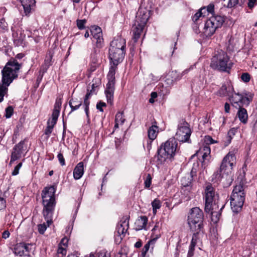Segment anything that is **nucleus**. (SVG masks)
I'll return each instance as SVG.
<instances>
[{
    "instance_id": "21",
    "label": "nucleus",
    "mask_w": 257,
    "mask_h": 257,
    "mask_svg": "<svg viewBox=\"0 0 257 257\" xmlns=\"http://www.w3.org/2000/svg\"><path fill=\"white\" fill-rule=\"evenodd\" d=\"M114 90V85L110 84H106V88L105 90V94L108 103L111 104L113 100V94Z\"/></svg>"
},
{
    "instance_id": "54",
    "label": "nucleus",
    "mask_w": 257,
    "mask_h": 257,
    "mask_svg": "<svg viewBox=\"0 0 257 257\" xmlns=\"http://www.w3.org/2000/svg\"><path fill=\"white\" fill-rule=\"evenodd\" d=\"M53 127H54L47 124V127L45 131V134L49 137L53 131Z\"/></svg>"
},
{
    "instance_id": "30",
    "label": "nucleus",
    "mask_w": 257,
    "mask_h": 257,
    "mask_svg": "<svg viewBox=\"0 0 257 257\" xmlns=\"http://www.w3.org/2000/svg\"><path fill=\"white\" fill-rule=\"evenodd\" d=\"M124 121L125 118L123 112H118L115 115L114 127L118 128L119 125H122Z\"/></svg>"
},
{
    "instance_id": "32",
    "label": "nucleus",
    "mask_w": 257,
    "mask_h": 257,
    "mask_svg": "<svg viewBox=\"0 0 257 257\" xmlns=\"http://www.w3.org/2000/svg\"><path fill=\"white\" fill-rule=\"evenodd\" d=\"M205 16L206 8H202L193 16L192 20L194 23H196L200 18L204 17Z\"/></svg>"
},
{
    "instance_id": "63",
    "label": "nucleus",
    "mask_w": 257,
    "mask_h": 257,
    "mask_svg": "<svg viewBox=\"0 0 257 257\" xmlns=\"http://www.w3.org/2000/svg\"><path fill=\"white\" fill-rule=\"evenodd\" d=\"M137 248H139L142 246V243L140 241H137L135 245Z\"/></svg>"
},
{
    "instance_id": "8",
    "label": "nucleus",
    "mask_w": 257,
    "mask_h": 257,
    "mask_svg": "<svg viewBox=\"0 0 257 257\" xmlns=\"http://www.w3.org/2000/svg\"><path fill=\"white\" fill-rule=\"evenodd\" d=\"M217 196L215 190L211 184H208L205 187L203 198L205 200V211L207 213L215 209V200Z\"/></svg>"
},
{
    "instance_id": "53",
    "label": "nucleus",
    "mask_w": 257,
    "mask_h": 257,
    "mask_svg": "<svg viewBox=\"0 0 257 257\" xmlns=\"http://www.w3.org/2000/svg\"><path fill=\"white\" fill-rule=\"evenodd\" d=\"M214 6L213 4H210L206 9V13H210L212 14L214 12Z\"/></svg>"
},
{
    "instance_id": "16",
    "label": "nucleus",
    "mask_w": 257,
    "mask_h": 257,
    "mask_svg": "<svg viewBox=\"0 0 257 257\" xmlns=\"http://www.w3.org/2000/svg\"><path fill=\"white\" fill-rule=\"evenodd\" d=\"M24 144V142L21 141L14 147L11 154L10 164L21 158Z\"/></svg>"
},
{
    "instance_id": "5",
    "label": "nucleus",
    "mask_w": 257,
    "mask_h": 257,
    "mask_svg": "<svg viewBox=\"0 0 257 257\" xmlns=\"http://www.w3.org/2000/svg\"><path fill=\"white\" fill-rule=\"evenodd\" d=\"M233 63L230 60L226 53L220 50L215 53L211 59L210 67L222 72H228L231 68Z\"/></svg>"
},
{
    "instance_id": "44",
    "label": "nucleus",
    "mask_w": 257,
    "mask_h": 257,
    "mask_svg": "<svg viewBox=\"0 0 257 257\" xmlns=\"http://www.w3.org/2000/svg\"><path fill=\"white\" fill-rule=\"evenodd\" d=\"M91 35H95V34H98L99 33H102L101 29L98 26H93L90 29Z\"/></svg>"
},
{
    "instance_id": "14",
    "label": "nucleus",
    "mask_w": 257,
    "mask_h": 257,
    "mask_svg": "<svg viewBox=\"0 0 257 257\" xmlns=\"http://www.w3.org/2000/svg\"><path fill=\"white\" fill-rule=\"evenodd\" d=\"M125 50L116 48L109 49V58L114 65H117L124 58Z\"/></svg>"
},
{
    "instance_id": "38",
    "label": "nucleus",
    "mask_w": 257,
    "mask_h": 257,
    "mask_svg": "<svg viewBox=\"0 0 257 257\" xmlns=\"http://www.w3.org/2000/svg\"><path fill=\"white\" fill-rule=\"evenodd\" d=\"M223 207V206H222L221 208L220 209L219 212L213 211V210L210 211L211 212V219L214 222H217L219 220L221 215L220 211L221 210Z\"/></svg>"
},
{
    "instance_id": "19",
    "label": "nucleus",
    "mask_w": 257,
    "mask_h": 257,
    "mask_svg": "<svg viewBox=\"0 0 257 257\" xmlns=\"http://www.w3.org/2000/svg\"><path fill=\"white\" fill-rule=\"evenodd\" d=\"M109 48L125 50V40L121 37L115 38L110 43Z\"/></svg>"
},
{
    "instance_id": "61",
    "label": "nucleus",
    "mask_w": 257,
    "mask_h": 257,
    "mask_svg": "<svg viewBox=\"0 0 257 257\" xmlns=\"http://www.w3.org/2000/svg\"><path fill=\"white\" fill-rule=\"evenodd\" d=\"M230 105L227 102H226L224 104V111L226 113H229L230 112Z\"/></svg>"
},
{
    "instance_id": "26",
    "label": "nucleus",
    "mask_w": 257,
    "mask_h": 257,
    "mask_svg": "<svg viewBox=\"0 0 257 257\" xmlns=\"http://www.w3.org/2000/svg\"><path fill=\"white\" fill-rule=\"evenodd\" d=\"M117 65L111 66L107 74V77L108 80L107 84H110L111 85H115V74L117 69Z\"/></svg>"
},
{
    "instance_id": "3",
    "label": "nucleus",
    "mask_w": 257,
    "mask_h": 257,
    "mask_svg": "<svg viewBox=\"0 0 257 257\" xmlns=\"http://www.w3.org/2000/svg\"><path fill=\"white\" fill-rule=\"evenodd\" d=\"M178 143L175 138H170L158 150L157 159L160 163L172 160L177 151Z\"/></svg>"
},
{
    "instance_id": "10",
    "label": "nucleus",
    "mask_w": 257,
    "mask_h": 257,
    "mask_svg": "<svg viewBox=\"0 0 257 257\" xmlns=\"http://www.w3.org/2000/svg\"><path fill=\"white\" fill-rule=\"evenodd\" d=\"M191 134L189 124L186 121L182 120L178 124L176 133V139L179 142H188Z\"/></svg>"
},
{
    "instance_id": "27",
    "label": "nucleus",
    "mask_w": 257,
    "mask_h": 257,
    "mask_svg": "<svg viewBox=\"0 0 257 257\" xmlns=\"http://www.w3.org/2000/svg\"><path fill=\"white\" fill-rule=\"evenodd\" d=\"M69 105L71 109L70 112H72L80 108V106L82 105V101L77 98H73L70 100Z\"/></svg>"
},
{
    "instance_id": "12",
    "label": "nucleus",
    "mask_w": 257,
    "mask_h": 257,
    "mask_svg": "<svg viewBox=\"0 0 257 257\" xmlns=\"http://www.w3.org/2000/svg\"><path fill=\"white\" fill-rule=\"evenodd\" d=\"M236 157L234 154L229 152L223 158L220 167V173L228 174L231 172L234 164L235 163Z\"/></svg>"
},
{
    "instance_id": "2",
    "label": "nucleus",
    "mask_w": 257,
    "mask_h": 257,
    "mask_svg": "<svg viewBox=\"0 0 257 257\" xmlns=\"http://www.w3.org/2000/svg\"><path fill=\"white\" fill-rule=\"evenodd\" d=\"M56 188L53 186L46 187L42 191L43 214L48 226L52 223V217L56 202L55 199Z\"/></svg>"
},
{
    "instance_id": "49",
    "label": "nucleus",
    "mask_w": 257,
    "mask_h": 257,
    "mask_svg": "<svg viewBox=\"0 0 257 257\" xmlns=\"http://www.w3.org/2000/svg\"><path fill=\"white\" fill-rule=\"evenodd\" d=\"M57 158L61 165L62 166H64L65 165V161L63 154L59 153L57 155Z\"/></svg>"
},
{
    "instance_id": "45",
    "label": "nucleus",
    "mask_w": 257,
    "mask_h": 257,
    "mask_svg": "<svg viewBox=\"0 0 257 257\" xmlns=\"http://www.w3.org/2000/svg\"><path fill=\"white\" fill-rule=\"evenodd\" d=\"M152 178L151 177V174H148L147 176L146 177V178L145 180V182H144V184H145V186L146 188H149L150 187L151 183H152Z\"/></svg>"
},
{
    "instance_id": "22",
    "label": "nucleus",
    "mask_w": 257,
    "mask_h": 257,
    "mask_svg": "<svg viewBox=\"0 0 257 257\" xmlns=\"http://www.w3.org/2000/svg\"><path fill=\"white\" fill-rule=\"evenodd\" d=\"M148 222V218L146 216H142L135 222L136 229L140 230L145 228Z\"/></svg>"
},
{
    "instance_id": "46",
    "label": "nucleus",
    "mask_w": 257,
    "mask_h": 257,
    "mask_svg": "<svg viewBox=\"0 0 257 257\" xmlns=\"http://www.w3.org/2000/svg\"><path fill=\"white\" fill-rule=\"evenodd\" d=\"M62 102L60 99H56L54 108L53 109V111H56L58 112V114L60 113V110Z\"/></svg>"
},
{
    "instance_id": "6",
    "label": "nucleus",
    "mask_w": 257,
    "mask_h": 257,
    "mask_svg": "<svg viewBox=\"0 0 257 257\" xmlns=\"http://www.w3.org/2000/svg\"><path fill=\"white\" fill-rule=\"evenodd\" d=\"M244 200L243 183L240 182L234 187L230 197V206L233 212L237 213L241 210Z\"/></svg>"
},
{
    "instance_id": "58",
    "label": "nucleus",
    "mask_w": 257,
    "mask_h": 257,
    "mask_svg": "<svg viewBox=\"0 0 257 257\" xmlns=\"http://www.w3.org/2000/svg\"><path fill=\"white\" fill-rule=\"evenodd\" d=\"M256 0H248V7L252 9L256 4Z\"/></svg>"
},
{
    "instance_id": "64",
    "label": "nucleus",
    "mask_w": 257,
    "mask_h": 257,
    "mask_svg": "<svg viewBox=\"0 0 257 257\" xmlns=\"http://www.w3.org/2000/svg\"><path fill=\"white\" fill-rule=\"evenodd\" d=\"M158 228V226L157 224H156L155 226L153 227V228L152 229V234L155 233L156 230H157Z\"/></svg>"
},
{
    "instance_id": "51",
    "label": "nucleus",
    "mask_w": 257,
    "mask_h": 257,
    "mask_svg": "<svg viewBox=\"0 0 257 257\" xmlns=\"http://www.w3.org/2000/svg\"><path fill=\"white\" fill-rule=\"evenodd\" d=\"M6 207V201L3 198L0 197V211L5 209Z\"/></svg>"
},
{
    "instance_id": "28",
    "label": "nucleus",
    "mask_w": 257,
    "mask_h": 257,
    "mask_svg": "<svg viewBox=\"0 0 257 257\" xmlns=\"http://www.w3.org/2000/svg\"><path fill=\"white\" fill-rule=\"evenodd\" d=\"M238 109L237 115L239 119L241 122L246 123L248 118L246 110L242 107H238Z\"/></svg>"
},
{
    "instance_id": "17",
    "label": "nucleus",
    "mask_w": 257,
    "mask_h": 257,
    "mask_svg": "<svg viewBox=\"0 0 257 257\" xmlns=\"http://www.w3.org/2000/svg\"><path fill=\"white\" fill-rule=\"evenodd\" d=\"M211 149L209 146H202L195 154L198 157H201L203 162L205 161H209L211 158Z\"/></svg>"
},
{
    "instance_id": "36",
    "label": "nucleus",
    "mask_w": 257,
    "mask_h": 257,
    "mask_svg": "<svg viewBox=\"0 0 257 257\" xmlns=\"http://www.w3.org/2000/svg\"><path fill=\"white\" fill-rule=\"evenodd\" d=\"M89 257H110V254L104 249L95 253H91Z\"/></svg>"
},
{
    "instance_id": "47",
    "label": "nucleus",
    "mask_w": 257,
    "mask_h": 257,
    "mask_svg": "<svg viewBox=\"0 0 257 257\" xmlns=\"http://www.w3.org/2000/svg\"><path fill=\"white\" fill-rule=\"evenodd\" d=\"M241 79L244 82H248L250 80V75L248 73H243L241 75Z\"/></svg>"
},
{
    "instance_id": "1",
    "label": "nucleus",
    "mask_w": 257,
    "mask_h": 257,
    "mask_svg": "<svg viewBox=\"0 0 257 257\" xmlns=\"http://www.w3.org/2000/svg\"><path fill=\"white\" fill-rule=\"evenodd\" d=\"M17 60H10L6 64L2 71V84H0V103L4 100V96L7 93L8 87L18 77V72L21 68Z\"/></svg>"
},
{
    "instance_id": "25",
    "label": "nucleus",
    "mask_w": 257,
    "mask_h": 257,
    "mask_svg": "<svg viewBox=\"0 0 257 257\" xmlns=\"http://www.w3.org/2000/svg\"><path fill=\"white\" fill-rule=\"evenodd\" d=\"M26 15L29 14L32 8L35 5V0H20Z\"/></svg>"
},
{
    "instance_id": "50",
    "label": "nucleus",
    "mask_w": 257,
    "mask_h": 257,
    "mask_svg": "<svg viewBox=\"0 0 257 257\" xmlns=\"http://www.w3.org/2000/svg\"><path fill=\"white\" fill-rule=\"evenodd\" d=\"M22 166V163H20L15 167L14 170L12 173L13 176L17 175L19 174V170L21 168Z\"/></svg>"
},
{
    "instance_id": "23",
    "label": "nucleus",
    "mask_w": 257,
    "mask_h": 257,
    "mask_svg": "<svg viewBox=\"0 0 257 257\" xmlns=\"http://www.w3.org/2000/svg\"><path fill=\"white\" fill-rule=\"evenodd\" d=\"M144 27L138 25L136 23L133 26L132 32L133 33V39L135 42H137L140 37L141 34L142 33Z\"/></svg>"
},
{
    "instance_id": "55",
    "label": "nucleus",
    "mask_w": 257,
    "mask_h": 257,
    "mask_svg": "<svg viewBox=\"0 0 257 257\" xmlns=\"http://www.w3.org/2000/svg\"><path fill=\"white\" fill-rule=\"evenodd\" d=\"M106 106V104L104 102L100 101L97 103L96 108L99 111L103 112V110L102 109V107L103 106Z\"/></svg>"
},
{
    "instance_id": "41",
    "label": "nucleus",
    "mask_w": 257,
    "mask_h": 257,
    "mask_svg": "<svg viewBox=\"0 0 257 257\" xmlns=\"http://www.w3.org/2000/svg\"><path fill=\"white\" fill-rule=\"evenodd\" d=\"M66 252L65 248L59 246L57 250V257H65Z\"/></svg>"
},
{
    "instance_id": "48",
    "label": "nucleus",
    "mask_w": 257,
    "mask_h": 257,
    "mask_svg": "<svg viewBox=\"0 0 257 257\" xmlns=\"http://www.w3.org/2000/svg\"><path fill=\"white\" fill-rule=\"evenodd\" d=\"M50 225L48 226V224L47 223V225H46L45 223L43 224H39L38 225V231L40 233L43 234L45 230H46V228L47 226H49Z\"/></svg>"
},
{
    "instance_id": "20",
    "label": "nucleus",
    "mask_w": 257,
    "mask_h": 257,
    "mask_svg": "<svg viewBox=\"0 0 257 257\" xmlns=\"http://www.w3.org/2000/svg\"><path fill=\"white\" fill-rule=\"evenodd\" d=\"M73 177L75 180L80 179L84 174V164L82 162L78 163L73 170Z\"/></svg>"
},
{
    "instance_id": "9",
    "label": "nucleus",
    "mask_w": 257,
    "mask_h": 257,
    "mask_svg": "<svg viewBox=\"0 0 257 257\" xmlns=\"http://www.w3.org/2000/svg\"><path fill=\"white\" fill-rule=\"evenodd\" d=\"M253 95L251 93L245 95L238 93L233 92L229 97V100L233 106L238 108L243 106H247L251 101Z\"/></svg>"
},
{
    "instance_id": "56",
    "label": "nucleus",
    "mask_w": 257,
    "mask_h": 257,
    "mask_svg": "<svg viewBox=\"0 0 257 257\" xmlns=\"http://www.w3.org/2000/svg\"><path fill=\"white\" fill-rule=\"evenodd\" d=\"M194 248L195 247H192L191 244L190 245L188 252V257H192L193 255Z\"/></svg>"
},
{
    "instance_id": "7",
    "label": "nucleus",
    "mask_w": 257,
    "mask_h": 257,
    "mask_svg": "<svg viewBox=\"0 0 257 257\" xmlns=\"http://www.w3.org/2000/svg\"><path fill=\"white\" fill-rule=\"evenodd\" d=\"M224 22L222 16L217 15L210 17L206 21L203 29V33L206 37H210L216 30L220 27Z\"/></svg>"
},
{
    "instance_id": "11",
    "label": "nucleus",
    "mask_w": 257,
    "mask_h": 257,
    "mask_svg": "<svg viewBox=\"0 0 257 257\" xmlns=\"http://www.w3.org/2000/svg\"><path fill=\"white\" fill-rule=\"evenodd\" d=\"M100 84L101 81L99 78H97L93 79L92 81L91 89L90 90L89 89L87 90L88 92L85 95V98L84 99L83 106L84 107V111L85 112L86 115L88 120L89 119V105L90 104L89 98H90L91 95L96 93L97 91L98 90V87Z\"/></svg>"
},
{
    "instance_id": "52",
    "label": "nucleus",
    "mask_w": 257,
    "mask_h": 257,
    "mask_svg": "<svg viewBox=\"0 0 257 257\" xmlns=\"http://www.w3.org/2000/svg\"><path fill=\"white\" fill-rule=\"evenodd\" d=\"M237 132V129L233 127L231 128L229 130V131L228 132V136L230 138V139H231L232 137L234 136L235 134Z\"/></svg>"
},
{
    "instance_id": "62",
    "label": "nucleus",
    "mask_w": 257,
    "mask_h": 257,
    "mask_svg": "<svg viewBox=\"0 0 257 257\" xmlns=\"http://www.w3.org/2000/svg\"><path fill=\"white\" fill-rule=\"evenodd\" d=\"M151 98L154 99L157 97L158 94L156 92H152L151 94Z\"/></svg>"
},
{
    "instance_id": "31",
    "label": "nucleus",
    "mask_w": 257,
    "mask_h": 257,
    "mask_svg": "<svg viewBox=\"0 0 257 257\" xmlns=\"http://www.w3.org/2000/svg\"><path fill=\"white\" fill-rule=\"evenodd\" d=\"M223 5L227 8L233 7L236 5H241L243 3V0H222Z\"/></svg>"
},
{
    "instance_id": "24",
    "label": "nucleus",
    "mask_w": 257,
    "mask_h": 257,
    "mask_svg": "<svg viewBox=\"0 0 257 257\" xmlns=\"http://www.w3.org/2000/svg\"><path fill=\"white\" fill-rule=\"evenodd\" d=\"M154 123L155 124L150 126L148 131V138L151 141L156 138L159 131L158 126L156 125L157 122L155 121Z\"/></svg>"
},
{
    "instance_id": "57",
    "label": "nucleus",
    "mask_w": 257,
    "mask_h": 257,
    "mask_svg": "<svg viewBox=\"0 0 257 257\" xmlns=\"http://www.w3.org/2000/svg\"><path fill=\"white\" fill-rule=\"evenodd\" d=\"M0 27L5 30L7 28V24L4 19L0 20Z\"/></svg>"
},
{
    "instance_id": "34",
    "label": "nucleus",
    "mask_w": 257,
    "mask_h": 257,
    "mask_svg": "<svg viewBox=\"0 0 257 257\" xmlns=\"http://www.w3.org/2000/svg\"><path fill=\"white\" fill-rule=\"evenodd\" d=\"M59 114H58V112L56 111H53L52 114V118L48 119L47 121V124L48 125L52 126L53 127L56 124L58 117Z\"/></svg>"
},
{
    "instance_id": "29",
    "label": "nucleus",
    "mask_w": 257,
    "mask_h": 257,
    "mask_svg": "<svg viewBox=\"0 0 257 257\" xmlns=\"http://www.w3.org/2000/svg\"><path fill=\"white\" fill-rule=\"evenodd\" d=\"M136 18L137 20L135 23L143 27L145 26L149 19L148 15L143 14V15H141V12L140 14L138 13Z\"/></svg>"
},
{
    "instance_id": "18",
    "label": "nucleus",
    "mask_w": 257,
    "mask_h": 257,
    "mask_svg": "<svg viewBox=\"0 0 257 257\" xmlns=\"http://www.w3.org/2000/svg\"><path fill=\"white\" fill-rule=\"evenodd\" d=\"M233 91V86L230 84L227 83L222 85L217 92V94L221 97L229 96L230 97Z\"/></svg>"
},
{
    "instance_id": "13",
    "label": "nucleus",
    "mask_w": 257,
    "mask_h": 257,
    "mask_svg": "<svg viewBox=\"0 0 257 257\" xmlns=\"http://www.w3.org/2000/svg\"><path fill=\"white\" fill-rule=\"evenodd\" d=\"M34 245L31 243L21 242L16 245L14 248V253L19 256H31L33 252Z\"/></svg>"
},
{
    "instance_id": "15",
    "label": "nucleus",
    "mask_w": 257,
    "mask_h": 257,
    "mask_svg": "<svg viewBox=\"0 0 257 257\" xmlns=\"http://www.w3.org/2000/svg\"><path fill=\"white\" fill-rule=\"evenodd\" d=\"M128 228V219L127 217H123L117 226V233L119 237V241L121 242L124 234Z\"/></svg>"
},
{
    "instance_id": "37",
    "label": "nucleus",
    "mask_w": 257,
    "mask_h": 257,
    "mask_svg": "<svg viewBox=\"0 0 257 257\" xmlns=\"http://www.w3.org/2000/svg\"><path fill=\"white\" fill-rule=\"evenodd\" d=\"M152 206L153 208V212L154 214H156L157 209H159L161 207V202L157 198L155 199L152 202Z\"/></svg>"
},
{
    "instance_id": "40",
    "label": "nucleus",
    "mask_w": 257,
    "mask_h": 257,
    "mask_svg": "<svg viewBox=\"0 0 257 257\" xmlns=\"http://www.w3.org/2000/svg\"><path fill=\"white\" fill-rule=\"evenodd\" d=\"M204 142L205 144L204 146H209L210 144L216 143V141L214 140L210 136H206L204 139Z\"/></svg>"
},
{
    "instance_id": "60",
    "label": "nucleus",
    "mask_w": 257,
    "mask_h": 257,
    "mask_svg": "<svg viewBox=\"0 0 257 257\" xmlns=\"http://www.w3.org/2000/svg\"><path fill=\"white\" fill-rule=\"evenodd\" d=\"M10 233L8 230H5L2 234V238L7 239L9 237Z\"/></svg>"
},
{
    "instance_id": "39",
    "label": "nucleus",
    "mask_w": 257,
    "mask_h": 257,
    "mask_svg": "<svg viewBox=\"0 0 257 257\" xmlns=\"http://www.w3.org/2000/svg\"><path fill=\"white\" fill-rule=\"evenodd\" d=\"M193 232L192 238L191 239V241L190 244L192 245V247H195L198 239V235L201 231H192Z\"/></svg>"
},
{
    "instance_id": "42",
    "label": "nucleus",
    "mask_w": 257,
    "mask_h": 257,
    "mask_svg": "<svg viewBox=\"0 0 257 257\" xmlns=\"http://www.w3.org/2000/svg\"><path fill=\"white\" fill-rule=\"evenodd\" d=\"M5 111H6V114H5L6 117L7 118H10L13 114L14 108L12 106H9L8 107H7L6 108Z\"/></svg>"
},
{
    "instance_id": "4",
    "label": "nucleus",
    "mask_w": 257,
    "mask_h": 257,
    "mask_svg": "<svg viewBox=\"0 0 257 257\" xmlns=\"http://www.w3.org/2000/svg\"><path fill=\"white\" fill-rule=\"evenodd\" d=\"M204 213L199 207L190 209L187 216V224L191 231H201L203 228Z\"/></svg>"
},
{
    "instance_id": "33",
    "label": "nucleus",
    "mask_w": 257,
    "mask_h": 257,
    "mask_svg": "<svg viewBox=\"0 0 257 257\" xmlns=\"http://www.w3.org/2000/svg\"><path fill=\"white\" fill-rule=\"evenodd\" d=\"M151 236L152 239L144 246L143 249V253L145 254L147 253L149 249L150 244H154L156 240L160 237V235L159 234H157L154 237L153 235H152Z\"/></svg>"
},
{
    "instance_id": "59",
    "label": "nucleus",
    "mask_w": 257,
    "mask_h": 257,
    "mask_svg": "<svg viewBox=\"0 0 257 257\" xmlns=\"http://www.w3.org/2000/svg\"><path fill=\"white\" fill-rule=\"evenodd\" d=\"M68 242V238L67 237H64L61 239L59 246H61V245H63L64 246H67Z\"/></svg>"
},
{
    "instance_id": "35",
    "label": "nucleus",
    "mask_w": 257,
    "mask_h": 257,
    "mask_svg": "<svg viewBox=\"0 0 257 257\" xmlns=\"http://www.w3.org/2000/svg\"><path fill=\"white\" fill-rule=\"evenodd\" d=\"M94 40L96 41V44L97 47H102L103 44V38L102 37V33L95 34L93 35Z\"/></svg>"
},
{
    "instance_id": "43",
    "label": "nucleus",
    "mask_w": 257,
    "mask_h": 257,
    "mask_svg": "<svg viewBox=\"0 0 257 257\" xmlns=\"http://www.w3.org/2000/svg\"><path fill=\"white\" fill-rule=\"evenodd\" d=\"M86 23V20H77L76 21V24L79 30H83L85 29V25Z\"/></svg>"
}]
</instances>
